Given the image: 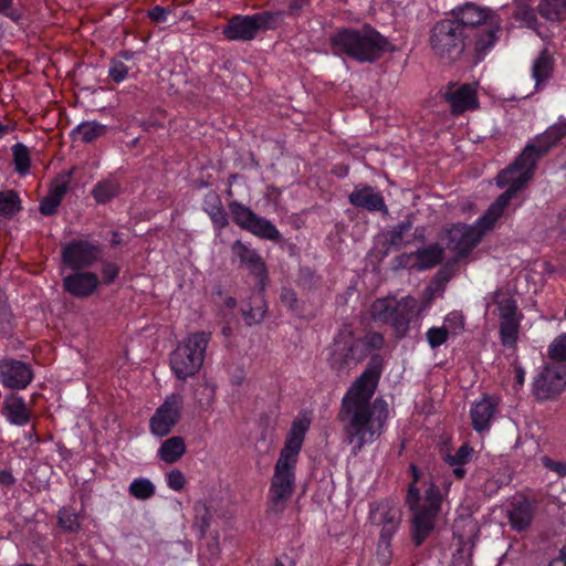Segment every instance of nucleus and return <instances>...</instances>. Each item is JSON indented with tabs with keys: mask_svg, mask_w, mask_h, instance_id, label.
Listing matches in <instances>:
<instances>
[{
	"mask_svg": "<svg viewBox=\"0 0 566 566\" xmlns=\"http://www.w3.org/2000/svg\"><path fill=\"white\" fill-rule=\"evenodd\" d=\"M566 388V367L546 365L534 379L533 392L538 400L558 396Z\"/></svg>",
	"mask_w": 566,
	"mask_h": 566,
	"instance_id": "16",
	"label": "nucleus"
},
{
	"mask_svg": "<svg viewBox=\"0 0 566 566\" xmlns=\"http://www.w3.org/2000/svg\"><path fill=\"white\" fill-rule=\"evenodd\" d=\"M210 339V332H195L178 344L170 355V366L178 379L185 380L200 370Z\"/></svg>",
	"mask_w": 566,
	"mask_h": 566,
	"instance_id": "8",
	"label": "nucleus"
},
{
	"mask_svg": "<svg viewBox=\"0 0 566 566\" xmlns=\"http://www.w3.org/2000/svg\"><path fill=\"white\" fill-rule=\"evenodd\" d=\"M369 354L370 352L363 338L346 340L339 339L338 335L333 344L329 363L332 368L339 373L345 368L356 366Z\"/></svg>",
	"mask_w": 566,
	"mask_h": 566,
	"instance_id": "13",
	"label": "nucleus"
},
{
	"mask_svg": "<svg viewBox=\"0 0 566 566\" xmlns=\"http://www.w3.org/2000/svg\"><path fill=\"white\" fill-rule=\"evenodd\" d=\"M524 377H525V371L523 370V368L522 367H516L515 368L516 384L522 386L524 384Z\"/></svg>",
	"mask_w": 566,
	"mask_h": 566,
	"instance_id": "59",
	"label": "nucleus"
},
{
	"mask_svg": "<svg viewBox=\"0 0 566 566\" xmlns=\"http://www.w3.org/2000/svg\"><path fill=\"white\" fill-rule=\"evenodd\" d=\"M494 303L497 305L501 321L517 318V305L515 300H513L511 296L504 295L501 290H497L494 293Z\"/></svg>",
	"mask_w": 566,
	"mask_h": 566,
	"instance_id": "36",
	"label": "nucleus"
},
{
	"mask_svg": "<svg viewBox=\"0 0 566 566\" xmlns=\"http://www.w3.org/2000/svg\"><path fill=\"white\" fill-rule=\"evenodd\" d=\"M472 454L473 448L469 444H463L457 450L455 454H449L444 460L449 465L467 464L470 462Z\"/></svg>",
	"mask_w": 566,
	"mask_h": 566,
	"instance_id": "46",
	"label": "nucleus"
},
{
	"mask_svg": "<svg viewBox=\"0 0 566 566\" xmlns=\"http://www.w3.org/2000/svg\"><path fill=\"white\" fill-rule=\"evenodd\" d=\"M167 484L175 491H181L186 484V478L180 470H172L167 474Z\"/></svg>",
	"mask_w": 566,
	"mask_h": 566,
	"instance_id": "50",
	"label": "nucleus"
},
{
	"mask_svg": "<svg viewBox=\"0 0 566 566\" xmlns=\"http://www.w3.org/2000/svg\"><path fill=\"white\" fill-rule=\"evenodd\" d=\"M193 511V526L199 530L201 536H205L211 522L210 510L205 502L198 501L195 503Z\"/></svg>",
	"mask_w": 566,
	"mask_h": 566,
	"instance_id": "40",
	"label": "nucleus"
},
{
	"mask_svg": "<svg viewBox=\"0 0 566 566\" xmlns=\"http://www.w3.org/2000/svg\"><path fill=\"white\" fill-rule=\"evenodd\" d=\"M412 222L410 220L401 221L392 228L388 234V243L395 248H401L409 241H405V235L411 230Z\"/></svg>",
	"mask_w": 566,
	"mask_h": 566,
	"instance_id": "42",
	"label": "nucleus"
},
{
	"mask_svg": "<svg viewBox=\"0 0 566 566\" xmlns=\"http://www.w3.org/2000/svg\"><path fill=\"white\" fill-rule=\"evenodd\" d=\"M417 260L420 269H431L441 263L443 259V249L439 244H432L426 249L418 250Z\"/></svg>",
	"mask_w": 566,
	"mask_h": 566,
	"instance_id": "34",
	"label": "nucleus"
},
{
	"mask_svg": "<svg viewBox=\"0 0 566 566\" xmlns=\"http://www.w3.org/2000/svg\"><path fill=\"white\" fill-rule=\"evenodd\" d=\"M12 151L17 171L20 174L28 172L31 166L28 147L18 143L12 147Z\"/></svg>",
	"mask_w": 566,
	"mask_h": 566,
	"instance_id": "43",
	"label": "nucleus"
},
{
	"mask_svg": "<svg viewBox=\"0 0 566 566\" xmlns=\"http://www.w3.org/2000/svg\"><path fill=\"white\" fill-rule=\"evenodd\" d=\"M520 328V322L517 318L501 321L500 324V336L501 342L506 347L515 346L517 342V334Z\"/></svg>",
	"mask_w": 566,
	"mask_h": 566,
	"instance_id": "39",
	"label": "nucleus"
},
{
	"mask_svg": "<svg viewBox=\"0 0 566 566\" xmlns=\"http://www.w3.org/2000/svg\"><path fill=\"white\" fill-rule=\"evenodd\" d=\"M184 408V398L179 394L166 397L149 421L150 432L158 437H165L178 423Z\"/></svg>",
	"mask_w": 566,
	"mask_h": 566,
	"instance_id": "14",
	"label": "nucleus"
},
{
	"mask_svg": "<svg viewBox=\"0 0 566 566\" xmlns=\"http://www.w3.org/2000/svg\"><path fill=\"white\" fill-rule=\"evenodd\" d=\"M542 463L547 470L556 472L559 476L566 475V462L555 461L549 457H543Z\"/></svg>",
	"mask_w": 566,
	"mask_h": 566,
	"instance_id": "53",
	"label": "nucleus"
},
{
	"mask_svg": "<svg viewBox=\"0 0 566 566\" xmlns=\"http://www.w3.org/2000/svg\"><path fill=\"white\" fill-rule=\"evenodd\" d=\"M21 210V199L14 190L0 191V218L12 219Z\"/></svg>",
	"mask_w": 566,
	"mask_h": 566,
	"instance_id": "32",
	"label": "nucleus"
},
{
	"mask_svg": "<svg viewBox=\"0 0 566 566\" xmlns=\"http://www.w3.org/2000/svg\"><path fill=\"white\" fill-rule=\"evenodd\" d=\"M433 297H434V289L431 286H428L423 291L421 304H419V302L417 301L416 316H419L431 304Z\"/></svg>",
	"mask_w": 566,
	"mask_h": 566,
	"instance_id": "54",
	"label": "nucleus"
},
{
	"mask_svg": "<svg viewBox=\"0 0 566 566\" xmlns=\"http://www.w3.org/2000/svg\"><path fill=\"white\" fill-rule=\"evenodd\" d=\"M97 285L98 277L93 272H76L63 279L64 290L78 298L92 295Z\"/></svg>",
	"mask_w": 566,
	"mask_h": 566,
	"instance_id": "22",
	"label": "nucleus"
},
{
	"mask_svg": "<svg viewBox=\"0 0 566 566\" xmlns=\"http://www.w3.org/2000/svg\"><path fill=\"white\" fill-rule=\"evenodd\" d=\"M532 0H514L513 17L524 22L527 27L536 23V14L531 6Z\"/></svg>",
	"mask_w": 566,
	"mask_h": 566,
	"instance_id": "38",
	"label": "nucleus"
},
{
	"mask_svg": "<svg viewBox=\"0 0 566 566\" xmlns=\"http://www.w3.org/2000/svg\"><path fill=\"white\" fill-rule=\"evenodd\" d=\"M336 53H344L359 62L378 60L387 45V40L370 25L360 30L344 29L331 38Z\"/></svg>",
	"mask_w": 566,
	"mask_h": 566,
	"instance_id": "7",
	"label": "nucleus"
},
{
	"mask_svg": "<svg viewBox=\"0 0 566 566\" xmlns=\"http://www.w3.org/2000/svg\"><path fill=\"white\" fill-rule=\"evenodd\" d=\"M417 298L405 296L400 300L395 297H381L373 302L370 315L375 322L389 324L398 338L407 335L410 328L411 318L416 316Z\"/></svg>",
	"mask_w": 566,
	"mask_h": 566,
	"instance_id": "9",
	"label": "nucleus"
},
{
	"mask_svg": "<svg viewBox=\"0 0 566 566\" xmlns=\"http://www.w3.org/2000/svg\"><path fill=\"white\" fill-rule=\"evenodd\" d=\"M547 355L554 361L566 363V333L560 334L551 343Z\"/></svg>",
	"mask_w": 566,
	"mask_h": 566,
	"instance_id": "45",
	"label": "nucleus"
},
{
	"mask_svg": "<svg viewBox=\"0 0 566 566\" xmlns=\"http://www.w3.org/2000/svg\"><path fill=\"white\" fill-rule=\"evenodd\" d=\"M15 483V479L10 470L0 471V484L4 486H11Z\"/></svg>",
	"mask_w": 566,
	"mask_h": 566,
	"instance_id": "57",
	"label": "nucleus"
},
{
	"mask_svg": "<svg viewBox=\"0 0 566 566\" xmlns=\"http://www.w3.org/2000/svg\"><path fill=\"white\" fill-rule=\"evenodd\" d=\"M556 559H562L566 563V546H563V548L559 551V556Z\"/></svg>",
	"mask_w": 566,
	"mask_h": 566,
	"instance_id": "63",
	"label": "nucleus"
},
{
	"mask_svg": "<svg viewBox=\"0 0 566 566\" xmlns=\"http://www.w3.org/2000/svg\"><path fill=\"white\" fill-rule=\"evenodd\" d=\"M429 43L434 54L446 61H455L465 48H473L459 23L451 19H442L432 27Z\"/></svg>",
	"mask_w": 566,
	"mask_h": 566,
	"instance_id": "11",
	"label": "nucleus"
},
{
	"mask_svg": "<svg viewBox=\"0 0 566 566\" xmlns=\"http://www.w3.org/2000/svg\"><path fill=\"white\" fill-rule=\"evenodd\" d=\"M365 342L368 350L371 353L373 350L380 349L385 344V338L382 334L378 332H373L367 334L365 337H361Z\"/></svg>",
	"mask_w": 566,
	"mask_h": 566,
	"instance_id": "51",
	"label": "nucleus"
},
{
	"mask_svg": "<svg viewBox=\"0 0 566 566\" xmlns=\"http://www.w3.org/2000/svg\"><path fill=\"white\" fill-rule=\"evenodd\" d=\"M231 251L240 263L248 269L249 273L254 276L258 287L264 290L268 281V269L259 252L241 240L232 243Z\"/></svg>",
	"mask_w": 566,
	"mask_h": 566,
	"instance_id": "17",
	"label": "nucleus"
},
{
	"mask_svg": "<svg viewBox=\"0 0 566 566\" xmlns=\"http://www.w3.org/2000/svg\"><path fill=\"white\" fill-rule=\"evenodd\" d=\"M444 97L453 114H462L468 109L478 107L476 92L470 84H463L459 87L453 84L449 85Z\"/></svg>",
	"mask_w": 566,
	"mask_h": 566,
	"instance_id": "21",
	"label": "nucleus"
},
{
	"mask_svg": "<svg viewBox=\"0 0 566 566\" xmlns=\"http://www.w3.org/2000/svg\"><path fill=\"white\" fill-rule=\"evenodd\" d=\"M129 494L137 500H148L155 494V485L145 478L135 479L129 485Z\"/></svg>",
	"mask_w": 566,
	"mask_h": 566,
	"instance_id": "41",
	"label": "nucleus"
},
{
	"mask_svg": "<svg viewBox=\"0 0 566 566\" xmlns=\"http://www.w3.org/2000/svg\"><path fill=\"white\" fill-rule=\"evenodd\" d=\"M554 61L552 56L544 50L533 64V77L536 81V85L546 81L553 71Z\"/></svg>",
	"mask_w": 566,
	"mask_h": 566,
	"instance_id": "35",
	"label": "nucleus"
},
{
	"mask_svg": "<svg viewBox=\"0 0 566 566\" xmlns=\"http://www.w3.org/2000/svg\"><path fill=\"white\" fill-rule=\"evenodd\" d=\"M12 0H0V12H4L11 8Z\"/></svg>",
	"mask_w": 566,
	"mask_h": 566,
	"instance_id": "60",
	"label": "nucleus"
},
{
	"mask_svg": "<svg viewBox=\"0 0 566 566\" xmlns=\"http://www.w3.org/2000/svg\"><path fill=\"white\" fill-rule=\"evenodd\" d=\"M186 442L182 437L175 436L166 439L158 449V458L165 463L172 464L186 453Z\"/></svg>",
	"mask_w": 566,
	"mask_h": 566,
	"instance_id": "27",
	"label": "nucleus"
},
{
	"mask_svg": "<svg viewBox=\"0 0 566 566\" xmlns=\"http://www.w3.org/2000/svg\"><path fill=\"white\" fill-rule=\"evenodd\" d=\"M57 525L66 533H77L81 530L80 516L71 506H63L57 512Z\"/></svg>",
	"mask_w": 566,
	"mask_h": 566,
	"instance_id": "33",
	"label": "nucleus"
},
{
	"mask_svg": "<svg viewBox=\"0 0 566 566\" xmlns=\"http://www.w3.org/2000/svg\"><path fill=\"white\" fill-rule=\"evenodd\" d=\"M2 413L10 423L15 426H25L31 418V411L24 399L15 394H10L4 398Z\"/></svg>",
	"mask_w": 566,
	"mask_h": 566,
	"instance_id": "25",
	"label": "nucleus"
},
{
	"mask_svg": "<svg viewBox=\"0 0 566 566\" xmlns=\"http://www.w3.org/2000/svg\"><path fill=\"white\" fill-rule=\"evenodd\" d=\"M120 191V184L115 178H107L97 182L92 189V196L97 203H106Z\"/></svg>",
	"mask_w": 566,
	"mask_h": 566,
	"instance_id": "30",
	"label": "nucleus"
},
{
	"mask_svg": "<svg viewBox=\"0 0 566 566\" xmlns=\"http://www.w3.org/2000/svg\"><path fill=\"white\" fill-rule=\"evenodd\" d=\"M128 71L129 69L122 61L113 60L108 75L114 82L119 83L126 78Z\"/></svg>",
	"mask_w": 566,
	"mask_h": 566,
	"instance_id": "48",
	"label": "nucleus"
},
{
	"mask_svg": "<svg viewBox=\"0 0 566 566\" xmlns=\"http://www.w3.org/2000/svg\"><path fill=\"white\" fill-rule=\"evenodd\" d=\"M195 399L201 410L211 409L216 400V387L206 381L198 384L195 388Z\"/></svg>",
	"mask_w": 566,
	"mask_h": 566,
	"instance_id": "37",
	"label": "nucleus"
},
{
	"mask_svg": "<svg viewBox=\"0 0 566 566\" xmlns=\"http://www.w3.org/2000/svg\"><path fill=\"white\" fill-rule=\"evenodd\" d=\"M308 428L310 420L306 418L295 419L292 422L271 481L269 506L271 514H282L286 502L293 495L295 468Z\"/></svg>",
	"mask_w": 566,
	"mask_h": 566,
	"instance_id": "3",
	"label": "nucleus"
},
{
	"mask_svg": "<svg viewBox=\"0 0 566 566\" xmlns=\"http://www.w3.org/2000/svg\"><path fill=\"white\" fill-rule=\"evenodd\" d=\"M349 202L369 212L380 211L388 213V208L380 192L375 191L371 186L356 187L348 197Z\"/></svg>",
	"mask_w": 566,
	"mask_h": 566,
	"instance_id": "23",
	"label": "nucleus"
},
{
	"mask_svg": "<svg viewBox=\"0 0 566 566\" xmlns=\"http://www.w3.org/2000/svg\"><path fill=\"white\" fill-rule=\"evenodd\" d=\"M61 200L48 193L41 201L39 210L43 216H52L56 212L57 207L61 205Z\"/></svg>",
	"mask_w": 566,
	"mask_h": 566,
	"instance_id": "49",
	"label": "nucleus"
},
{
	"mask_svg": "<svg viewBox=\"0 0 566 566\" xmlns=\"http://www.w3.org/2000/svg\"><path fill=\"white\" fill-rule=\"evenodd\" d=\"M290 10L291 11H296V10H300L302 8V1L301 0H293L291 3H290Z\"/></svg>",
	"mask_w": 566,
	"mask_h": 566,
	"instance_id": "61",
	"label": "nucleus"
},
{
	"mask_svg": "<svg viewBox=\"0 0 566 566\" xmlns=\"http://www.w3.org/2000/svg\"><path fill=\"white\" fill-rule=\"evenodd\" d=\"M71 184V172L61 174L56 178H54L50 185L49 193L59 200H63V197L69 191Z\"/></svg>",
	"mask_w": 566,
	"mask_h": 566,
	"instance_id": "44",
	"label": "nucleus"
},
{
	"mask_svg": "<svg viewBox=\"0 0 566 566\" xmlns=\"http://www.w3.org/2000/svg\"><path fill=\"white\" fill-rule=\"evenodd\" d=\"M409 470L412 481L408 488L406 505L412 512V542L420 546L436 526L444 495L431 478L419 472L416 464L411 463Z\"/></svg>",
	"mask_w": 566,
	"mask_h": 566,
	"instance_id": "2",
	"label": "nucleus"
},
{
	"mask_svg": "<svg viewBox=\"0 0 566 566\" xmlns=\"http://www.w3.org/2000/svg\"><path fill=\"white\" fill-rule=\"evenodd\" d=\"M370 521L381 525L380 544L388 546L400 523V511L389 502H381L371 510Z\"/></svg>",
	"mask_w": 566,
	"mask_h": 566,
	"instance_id": "19",
	"label": "nucleus"
},
{
	"mask_svg": "<svg viewBox=\"0 0 566 566\" xmlns=\"http://www.w3.org/2000/svg\"><path fill=\"white\" fill-rule=\"evenodd\" d=\"M170 11L160 6H156L148 11V17L156 23L165 22Z\"/></svg>",
	"mask_w": 566,
	"mask_h": 566,
	"instance_id": "55",
	"label": "nucleus"
},
{
	"mask_svg": "<svg viewBox=\"0 0 566 566\" xmlns=\"http://www.w3.org/2000/svg\"><path fill=\"white\" fill-rule=\"evenodd\" d=\"M536 510V503L524 496L516 499L509 511V521L516 531L530 527Z\"/></svg>",
	"mask_w": 566,
	"mask_h": 566,
	"instance_id": "24",
	"label": "nucleus"
},
{
	"mask_svg": "<svg viewBox=\"0 0 566 566\" xmlns=\"http://www.w3.org/2000/svg\"><path fill=\"white\" fill-rule=\"evenodd\" d=\"M548 566H566V563L562 559H553Z\"/></svg>",
	"mask_w": 566,
	"mask_h": 566,
	"instance_id": "64",
	"label": "nucleus"
},
{
	"mask_svg": "<svg viewBox=\"0 0 566 566\" xmlns=\"http://www.w3.org/2000/svg\"><path fill=\"white\" fill-rule=\"evenodd\" d=\"M537 11L547 21H566V0H539Z\"/></svg>",
	"mask_w": 566,
	"mask_h": 566,
	"instance_id": "28",
	"label": "nucleus"
},
{
	"mask_svg": "<svg viewBox=\"0 0 566 566\" xmlns=\"http://www.w3.org/2000/svg\"><path fill=\"white\" fill-rule=\"evenodd\" d=\"M119 273V269L116 264L105 262L102 266V280L106 285L112 284Z\"/></svg>",
	"mask_w": 566,
	"mask_h": 566,
	"instance_id": "52",
	"label": "nucleus"
},
{
	"mask_svg": "<svg viewBox=\"0 0 566 566\" xmlns=\"http://www.w3.org/2000/svg\"><path fill=\"white\" fill-rule=\"evenodd\" d=\"M281 302L289 308L294 310L297 303L296 293L291 289H282Z\"/></svg>",
	"mask_w": 566,
	"mask_h": 566,
	"instance_id": "56",
	"label": "nucleus"
},
{
	"mask_svg": "<svg viewBox=\"0 0 566 566\" xmlns=\"http://www.w3.org/2000/svg\"><path fill=\"white\" fill-rule=\"evenodd\" d=\"M33 373L30 366L15 359L0 361V382L10 389H24L31 382Z\"/></svg>",
	"mask_w": 566,
	"mask_h": 566,
	"instance_id": "18",
	"label": "nucleus"
},
{
	"mask_svg": "<svg viewBox=\"0 0 566 566\" xmlns=\"http://www.w3.org/2000/svg\"><path fill=\"white\" fill-rule=\"evenodd\" d=\"M228 207L233 222L242 230L273 242L281 240V233L276 227L270 220L254 213L248 206L233 200Z\"/></svg>",
	"mask_w": 566,
	"mask_h": 566,
	"instance_id": "12",
	"label": "nucleus"
},
{
	"mask_svg": "<svg viewBox=\"0 0 566 566\" xmlns=\"http://www.w3.org/2000/svg\"><path fill=\"white\" fill-rule=\"evenodd\" d=\"M566 137V122L551 126L544 134L527 144L520 156L496 177L500 188L509 186L517 193L533 178L536 161Z\"/></svg>",
	"mask_w": 566,
	"mask_h": 566,
	"instance_id": "4",
	"label": "nucleus"
},
{
	"mask_svg": "<svg viewBox=\"0 0 566 566\" xmlns=\"http://www.w3.org/2000/svg\"><path fill=\"white\" fill-rule=\"evenodd\" d=\"M224 303H226L227 307L233 308L237 305V300L234 297L229 296V297L226 298Z\"/></svg>",
	"mask_w": 566,
	"mask_h": 566,
	"instance_id": "62",
	"label": "nucleus"
},
{
	"mask_svg": "<svg viewBox=\"0 0 566 566\" xmlns=\"http://www.w3.org/2000/svg\"><path fill=\"white\" fill-rule=\"evenodd\" d=\"M105 133L106 126L97 122H84L76 126L72 135L75 139L88 144L102 137Z\"/></svg>",
	"mask_w": 566,
	"mask_h": 566,
	"instance_id": "31",
	"label": "nucleus"
},
{
	"mask_svg": "<svg viewBox=\"0 0 566 566\" xmlns=\"http://www.w3.org/2000/svg\"><path fill=\"white\" fill-rule=\"evenodd\" d=\"M98 244L83 239H75L62 247V261L72 270L91 268L101 256Z\"/></svg>",
	"mask_w": 566,
	"mask_h": 566,
	"instance_id": "15",
	"label": "nucleus"
},
{
	"mask_svg": "<svg viewBox=\"0 0 566 566\" xmlns=\"http://www.w3.org/2000/svg\"><path fill=\"white\" fill-rule=\"evenodd\" d=\"M284 11H261L251 15L235 14L222 28L229 41L250 42L260 31L275 30L283 22Z\"/></svg>",
	"mask_w": 566,
	"mask_h": 566,
	"instance_id": "10",
	"label": "nucleus"
},
{
	"mask_svg": "<svg viewBox=\"0 0 566 566\" xmlns=\"http://www.w3.org/2000/svg\"><path fill=\"white\" fill-rule=\"evenodd\" d=\"M464 464H460V465H453L454 469H453V474L454 476L458 479V480H461L464 478L467 471L465 469L463 468Z\"/></svg>",
	"mask_w": 566,
	"mask_h": 566,
	"instance_id": "58",
	"label": "nucleus"
},
{
	"mask_svg": "<svg viewBox=\"0 0 566 566\" xmlns=\"http://www.w3.org/2000/svg\"><path fill=\"white\" fill-rule=\"evenodd\" d=\"M378 378V371L365 370L342 399L337 420L342 424L344 440L353 446L354 454L381 436L389 417L388 403L382 398L370 401Z\"/></svg>",
	"mask_w": 566,
	"mask_h": 566,
	"instance_id": "1",
	"label": "nucleus"
},
{
	"mask_svg": "<svg viewBox=\"0 0 566 566\" xmlns=\"http://www.w3.org/2000/svg\"><path fill=\"white\" fill-rule=\"evenodd\" d=\"M262 291L259 289V292L250 298L249 308H242V315L248 325L260 324L265 317L266 303Z\"/></svg>",
	"mask_w": 566,
	"mask_h": 566,
	"instance_id": "29",
	"label": "nucleus"
},
{
	"mask_svg": "<svg viewBox=\"0 0 566 566\" xmlns=\"http://www.w3.org/2000/svg\"><path fill=\"white\" fill-rule=\"evenodd\" d=\"M452 15L467 35L469 43H473V50L481 55L497 40L501 30V20L490 9L480 8L468 2L452 11Z\"/></svg>",
	"mask_w": 566,
	"mask_h": 566,
	"instance_id": "6",
	"label": "nucleus"
},
{
	"mask_svg": "<svg viewBox=\"0 0 566 566\" xmlns=\"http://www.w3.org/2000/svg\"><path fill=\"white\" fill-rule=\"evenodd\" d=\"M499 401L495 397L483 396L482 399L472 405L470 417L473 429L482 433L490 429L491 421L497 413Z\"/></svg>",
	"mask_w": 566,
	"mask_h": 566,
	"instance_id": "20",
	"label": "nucleus"
},
{
	"mask_svg": "<svg viewBox=\"0 0 566 566\" xmlns=\"http://www.w3.org/2000/svg\"><path fill=\"white\" fill-rule=\"evenodd\" d=\"M449 338V331L446 327H431L427 332V339L432 348L444 344Z\"/></svg>",
	"mask_w": 566,
	"mask_h": 566,
	"instance_id": "47",
	"label": "nucleus"
},
{
	"mask_svg": "<svg viewBox=\"0 0 566 566\" xmlns=\"http://www.w3.org/2000/svg\"><path fill=\"white\" fill-rule=\"evenodd\" d=\"M506 187L507 189L496 198L473 226L457 223L448 230V249L454 251L459 256H467L481 242L483 237L493 230L510 201L516 196L514 189Z\"/></svg>",
	"mask_w": 566,
	"mask_h": 566,
	"instance_id": "5",
	"label": "nucleus"
},
{
	"mask_svg": "<svg viewBox=\"0 0 566 566\" xmlns=\"http://www.w3.org/2000/svg\"><path fill=\"white\" fill-rule=\"evenodd\" d=\"M203 210L210 217L216 230L221 231L229 226V217L222 205L221 198L214 191L206 195Z\"/></svg>",
	"mask_w": 566,
	"mask_h": 566,
	"instance_id": "26",
	"label": "nucleus"
}]
</instances>
